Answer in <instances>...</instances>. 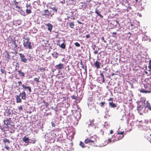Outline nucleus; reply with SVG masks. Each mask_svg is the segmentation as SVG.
Listing matches in <instances>:
<instances>
[{
	"label": "nucleus",
	"instance_id": "de8ad7c7",
	"mask_svg": "<svg viewBox=\"0 0 151 151\" xmlns=\"http://www.w3.org/2000/svg\"><path fill=\"white\" fill-rule=\"evenodd\" d=\"M71 97L72 99H76L77 98V96L74 95L72 96Z\"/></svg>",
	"mask_w": 151,
	"mask_h": 151
},
{
	"label": "nucleus",
	"instance_id": "3c124183",
	"mask_svg": "<svg viewBox=\"0 0 151 151\" xmlns=\"http://www.w3.org/2000/svg\"><path fill=\"white\" fill-rule=\"evenodd\" d=\"M19 64L18 63H17V65L16 66V68H19ZM17 68H16L15 70H17Z\"/></svg>",
	"mask_w": 151,
	"mask_h": 151
},
{
	"label": "nucleus",
	"instance_id": "5fc2aeb1",
	"mask_svg": "<svg viewBox=\"0 0 151 151\" xmlns=\"http://www.w3.org/2000/svg\"><path fill=\"white\" fill-rule=\"evenodd\" d=\"M131 8L130 7H128L127 8V11L128 12L131 9Z\"/></svg>",
	"mask_w": 151,
	"mask_h": 151
},
{
	"label": "nucleus",
	"instance_id": "ddd939ff",
	"mask_svg": "<svg viewBox=\"0 0 151 151\" xmlns=\"http://www.w3.org/2000/svg\"><path fill=\"white\" fill-rule=\"evenodd\" d=\"M46 25L47 27V29L50 32H51L52 28V25L50 23H48L46 24Z\"/></svg>",
	"mask_w": 151,
	"mask_h": 151
},
{
	"label": "nucleus",
	"instance_id": "473e14b6",
	"mask_svg": "<svg viewBox=\"0 0 151 151\" xmlns=\"http://www.w3.org/2000/svg\"><path fill=\"white\" fill-rule=\"evenodd\" d=\"M74 0H68L67 2L69 3V4H73Z\"/></svg>",
	"mask_w": 151,
	"mask_h": 151
},
{
	"label": "nucleus",
	"instance_id": "4be33fe9",
	"mask_svg": "<svg viewBox=\"0 0 151 151\" xmlns=\"http://www.w3.org/2000/svg\"><path fill=\"white\" fill-rule=\"evenodd\" d=\"M145 82L147 83L146 84L151 86V82H150V79L149 78H146L145 79Z\"/></svg>",
	"mask_w": 151,
	"mask_h": 151
},
{
	"label": "nucleus",
	"instance_id": "412c9836",
	"mask_svg": "<svg viewBox=\"0 0 151 151\" xmlns=\"http://www.w3.org/2000/svg\"><path fill=\"white\" fill-rule=\"evenodd\" d=\"M95 13L97 14L100 17L102 18L103 16L100 14V12H99V10L97 9V8L95 10Z\"/></svg>",
	"mask_w": 151,
	"mask_h": 151
},
{
	"label": "nucleus",
	"instance_id": "4d7b16f0",
	"mask_svg": "<svg viewBox=\"0 0 151 151\" xmlns=\"http://www.w3.org/2000/svg\"><path fill=\"white\" fill-rule=\"evenodd\" d=\"M86 37L87 38H88L90 37V35H87L86 36Z\"/></svg>",
	"mask_w": 151,
	"mask_h": 151
},
{
	"label": "nucleus",
	"instance_id": "7ed1b4c3",
	"mask_svg": "<svg viewBox=\"0 0 151 151\" xmlns=\"http://www.w3.org/2000/svg\"><path fill=\"white\" fill-rule=\"evenodd\" d=\"M148 110H151V107L150 104L147 101H146V103L145 106V109L144 110V112L145 113L148 112Z\"/></svg>",
	"mask_w": 151,
	"mask_h": 151
},
{
	"label": "nucleus",
	"instance_id": "6ab92c4d",
	"mask_svg": "<svg viewBox=\"0 0 151 151\" xmlns=\"http://www.w3.org/2000/svg\"><path fill=\"white\" fill-rule=\"evenodd\" d=\"M124 133V131H123L122 132H118L117 134V135L119 136V135H120V136L119 137V139H122V138L124 137V135L123 134Z\"/></svg>",
	"mask_w": 151,
	"mask_h": 151
},
{
	"label": "nucleus",
	"instance_id": "e2e57ef3",
	"mask_svg": "<svg viewBox=\"0 0 151 151\" xmlns=\"http://www.w3.org/2000/svg\"><path fill=\"white\" fill-rule=\"evenodd\" d=\"M113 133V130H110V134H112Z\"/></svg>",
	"mask_w": 151,
	"mask_h": 151
},
{
	"label": "nucleus",
	"instance_id": "b1692460",
	"mask_svg": "<svg viewBox=\"0 0 151 151\" xmlns=\"http://www.w3.org/2000/svg\"><path fill=\"white\" fill-rule=\"evenodd\" d=\"M100 75L101 76V77L100 78L101 80H100L101 81L102 83H104V78L103 74L102 73H100Z\"/></svg>",
	"mask_w": 151,
	"mask_h": 151
},
{
	"label": "nucleus",
	"instance_id": "c9c22d12",
	"mask_svg": "<svg viewBox=\"0 0 151 151\" xmlns=\"http://www.w3.org/2000/svg\"><path fill=\"white\" fill-rule=\"evenodd\" d=\"M39 78H40V77H39V76H38V78H35L34 79V80L35 81L37 82H39L40 81H39Z\"/></svg>",
	"mask_w": 151,
	"mask_h": 151
},
{
	"label": "nucleus",
	"instance_id": "f8f14e48",
	"mask_svg": "<svg viewBox=\"0 0 151 151\" xmlns=\"http://www.w3.org/2000/svg\"><path fill=\"white\" fill-rule=\"evenodd\" d=\"M55 67L56 69H58L60 70L63 69L64 68L63 65L61 63H59L58 65H56Z\"/></svg>",
	"mask_w": 151,
	"mask_h": 151
},
{
	"label": "nucleus",
	"instance_id": "9d476101",
	"mask_svg": "<svg viewBox=\"0 0 151 151\" xmlns=\"http://www.w3.org/2000/svg\"><path fill=\"white\" fill-rule=\"evenodd\" d=\"M101 63L98 61H96L95 62L94 61V65L97 68L99 69L100 68V66Z\"/></svg>",
	"mask_w": 151,
	"mask_h": 151
},
{
	"label": "nucleus",
	"instance_id": "7c9ffc66",
	"mask_svg": "<svg viewBox=\"0 0 151 151\" xmlns=\"http://www.w3.org/2000/svg\"><path fill=\"white\" fill-rule=\"evenodd\" d=\"M26 13L27 14H29L32 13V11L30 9H27L26 10Z\"/></svg>",
	"mask_w": 151,
	"mask_h": 151
},
{
	"label": "nucleus",
	"instance_id": "f257e3e1",
	"mask_svg": "<svg viewBox=\"0 0 151 151\" xmlns=\"http://www.w3.org/2000/svg\"><path fill=\"white\" fill-rule=\"evenodd\" d=\"M25 40H23V45L24 47L26 49H32L31 46V42L29 41L30 38L29 37L23 38Z\"/></svg>",
	"mask_w": 151,
	"mask_h": 151
},
{
	"label": "nucleus",
	"instance_id": "864d4df0",
	"mask_svg": "<svg viewBox=\"0 0 151 151\" xmlns=\"http://www.w3.org/2000/svg\"><path fill=\"white\" fill-rule=\"evenodd\" d=\"M45 106L46 107H48V106H49V104L45 102Z\"/></svg>",
	"mask_w": 151,
	"mask_h": 151
},
{
	"label": "nucleus",
	"instance_id": "a19ab883",
	"mask_svg": "<svg viewBox=\"0 0 151 151\" xmlns=\"http://www.w3.org/2000/svg\"><path fill=\"white\" fill-rule=\"evenodd\" d=\"M51 9H52L53 11H55L56 12H57V9L55 7H53L52 8H51Z\"/></svg>",
	"mask_w": 151,
	"mask_h": 151
},
{
	"label": "nucleus",
	"instance_id": "aec40b11",
	"mask_svg": "<svg viewBox=\"0 0 151 151\" xmlns=\"http://www.w3.org/2000/svg\"><path fill=\"white\" fill-rule=\"evenodd\" d=\"M109 105L111 108H115L116 107V105L113 102H110L109 103Z\"/></svg>",
	"mask_w": 151,
	"mask_h": 151
},
{
	"label": "nucleus",
	"instance_id": "052dcab7",
	"mask_svg": "<svg viewBox=\"0 0 151 151\" xmlns=\"http://www.w3.org/2000/svg\"><path fill=\"white\" fill-rule=\"evenodd\" d=\"M52 125V127H55V124L52 122H51Z\"/></svg>",
	"mask_w": 151,
	"mask_h": 151
},
{
	"label": "nucleus",
	"instance_id": "69168bd1",
	"mask_svg": "<svg viewBox=\"0 0 151 151\" xmlns=\"http://www.w3.org/2000/svg\"><path fill=\"white\" fill-rule=\"evenodd\" d=\"M77 22L79 24H82V23L81 22H80L79 21H77Z\"/></svg>",
	"mask_w": 151,
	"mask_h": 151
},
{
	"label": "nucleus",
	"instance_id": "bb28decb",
	"mask_svg": "<svg viewBox=\"0 0 151 151\" xmlns=\"http://www.w3.org/2000/svg\"><path fill=\"white\" fill-rule=\"evenodd\" d=\"M69 26L71 28H73L74 27V24L73 23V22H70L69 23Z\"/></svg>",
	"mask_w": 151,
	"mask_h": 151
},
{
	"label": "nucleus",
	"instance_id": "dca6fc26",
	"mask_svg": "<svg viewBox=\"0 0 151 151\" xmlns=\"http://www.w3.org/2000/svg\"><path fill=\"white\" fill-rule=\"evenodd\" d=\"M144 87L146 90H150V93L151 92V86L147 84H144Z\"/></svg>",
	"mask_w": 151,
	"mask_h": 151
},
{
	"label": "nucleus",
	"instance_id": "c85d7f7f",
	"mask_svg": "<svg viewBox=\"0 0 151 151\" xmlns=\"http://www.w3.org/2000/svg\"><path fill=\"white\" fill-rule=\"evenodd\" d=\"M3 142L4 143H7L8 144H9L10 143V141L8 140V139H7L6 138H5L3 140Z\"/></svg>",
	"mask_w": 151,
	"mask_h": 151
},
{
	"label": "nucleus",
	"instance_id": "423d86ee",
	"mask_svg": "<svg viewBox=\"0 0 151 151\" xmlns=\"http://www.w3.org/2000/svg\"><path fill=\"white\" fill-rule=\"evenodd\" d=\"M16 40L15 39H12L11 40V42H10V44H11V45H14V47H13V48L14 49H17V45L16 43Z\"/></svg>",
	"mask_w": 151,
	"mask_h": 151
},
{
	"label": "nucleus",
	"instance_id": "37998d69",
	"mask_svg": "<svg viewBox=\"0 0 151 151\" xmlns=\"http://www.w3.org/2000/svg\"><path fill=\"white\" fill-rule=\"evenodd\" d=\"M145 73L147 76H149L151 75V73L150 72L149 73H148L147 71H145Z\"/></svg>",
	"mask_w": 151,
	"mask_h": 151
},
{
	"label": "nucleus",
	"instance_id": "6e6d98bb",
	"mask_svg": "<svg viewBox=\"0 0 151 151\" xmlns=\"http://www.w3.org/2000/svg\"><path fill=\"white\" fill-rule=\"evenodd\" d=\"M36 141V140H32V142H31V143H32V144H34L35 143V142Z\"/></svg>",
	"mask_w": 151,
	"mask_h": 151
},
{
	"label": "nucleus",
	"instance_id": "0e129e2a",
	"mask_svg": "<svg viewBox=\"0 0 151 151\" xmlns=\"http://www.w3.org/2000/svg\"><path fill=\"white\" fill-rule=\"evenodd\" d=\"M108 142L109 143L111 141V139H109L108 140Z\"/></svg>",
	"mask_w": 151,
	"mask_h": 151
},
{
	"label": "nucleus",
	"instance_id": "1a4fd4ad",
	"mask_svg": "<svg viewBox=\"0 0 151 151\" xmlns=\"http://www.w3.org/2000/svg\"><path fill=\"white\" fill-rule=\"evenodd\" d=\"M74 116L76 119H79L80 118L81 116V114L78 111H76L75 112L74 114Z\"/></svg>",
	"mask_w": 151,
	"mask_h": 151
},
{
	"label": "nucleus",
	"instance_id": "9b49d317",
	"mask_svg": "<svg viewBox=\"0 0 151 151\" xmlns=\"http://www.w3.org/2000/svg\"><path fill=\"white\" fill-rule=\"evenodd\" d=\"M11 110L9 109H7L5 111V113L6 114V116L8 117H11L12 114L11 112Z\"/></svg>",
	"mask_w": 151,
	"mask_h": 151
},
{
	"label": "nucleus",
	"instance_id": "bf43d9fd",
	"mask_svg": "<svg viewBox=\"0 0 151 151\" xmlns=\"http://www.w3.org/2000/svg\"><path fill=\"white\" fill-rule=\"evenodd\" d=\"M94 53L95 54H97L98 53V50H95L94 52Z\"/></svg>",
	"mask_w": 151,
	"mask_h": 151
},
{
	"label": "nucleus",
	"instance_id": "680f3d73",
	"mask_svg": "<svg viewBox=\"0 0 151 151\" xmlns=\"http://www.w3.org/2000/svg\"><path fill=\"white\" fill-rule=\"evenodd\" d=\"M137 15L138 16H139L140 17H142V15L141 14H140V13H138Z\"/></svg>",
	"mask_w": 151,
	"mask_h": 151
},
{
	"label": "nucleus",
	"instance_id": "4c0bfd02",
	"mask_svg": "<svg viewBox=\"0 0 151 151\" xmlns=\"http://www.w3.org/2000/svg\"><path fill=\"white\" fill-rule=\"evenodd\" d=\"M120 135H119V136L117 135V137L118 138H117L116 139H115V140H113V142H114L115 141H118L120 139H119V137H120Z\"/></svg>",
	"mask_w": 151,
	"mask_h": 151
},
{
	"label": "nucleus",
	"instance_id": "2f4dec72",
	"mask_svg": "<svg viewBox=\"0 0 151 151\" xmlns=\"http://www.w3.org/2000/svg\"><path fill=\"white\" fill-rule=\"evenodd\" d=\"M105 104V102L104 101L103 102H101L100 103L99 105L101 107H104V104Z\"/></svg>",
	"mask_w": 151,
	"mask_h": 151
},
{
	"label": "nucleus",
	"instance_id": "49530a36",
	"mask_svg": "<svg viewBox=\"0 0 151 151\" xmlns=\"http://www.w3.org/2000/svg\"><path fill=\"white\" fill-rule=\"evenodd\" d=\"M148 67L150 69H151V60H150Z\"/></svg>",
	"mask_w": 151,
	"mask_h": 151
},
{
	"label": "nucleus",
	"instance_id": "f704fd0d",
	"mask_svg": "<svg viewBox=\"0 0 151 151\" xmlns=\"http://www.w3.org/2000/svg\"><path fill=\"white\" fill-rule=\"evenodd\" d=\"M44 12L45 13V14H43L42 15H47V13H48L49 12L47 9L45 10Z\"/></svg>",
	"mask_w": 151,
	"mask_h": 151
},
{
	"label": "nucleus",
	"instance_id": "f3484780",
	"mask_svg": "<svg viewBox=\"0 0 151 151\" xmlns=\"http://www.w3.org/2000/svg\"><path fill=\"white\" fill-rule=\"evenodd\" d=\"M15 98L16 100V102L17 103H20L22 101L21 99L20 98V96L18 95H16Z\"/></svg>",
	"mask_w": 151,
	"mask_h": 151
},
{
	"label": "nucleus",
	"instance_id": "a18cd8bd",
	"mask_svg": "<svg viewBox=\"0 0 151 151\" xmlns=\"http://www.w3.org/2000/svg\"><path fill=\"white\" fill-rule=\"evenodd\" d=\"M45 68L40 67V70L42 71H44L45 70Z\"/></svg>",
	"mask_w": 151,
	"mask_h": 151
},
{
	"label": "nucleus",
	"instance_id": "393cba45",
	"mask_svg": "<svg viewBox=\"0 0 151 151\" xmlns=\"http://www.w3.org/2000/svg\"><path fill=\"white\" fill-rule=\"evenodd\" d=\"M18 73H19V76H21V77H24V73L22 72V70H18Z\"/></svg>",
	"mask_w": 151,
	"mask_h": 151
},
{
	"label": "nucleus",
	"instance_id": "338daca9",
	"mask_svg": "<svg viewBox=\"0 0 151 151\" xmlns=\"http://www.w3.org/2000/svg\"><path fill=\"white\" fill-rule=\"evenodd\" d=\"M113 35H116V32H113L112 33Z\"/></svg>",
	"mask_w": 151,
	"mask_h": 151
},
{
	"label": "nucleus",
	"instance_id": "58836bf2",
	"mask_svg": "<svg viewBox=\"0 0 151 151\" xmlns=\"http://www.w3.org/2000/svg\"><path fill=\"white\" fill-rule=\"evenodd\" d=\"M76 47H80V44L78 42H76L74 43Z\"/></svg>",
	"mask_w": 151,
	"mask_h": 151
},
{
	"label": "nucleus",
	"instance_id": "603ef678",
	"mask_svg": "<svg viewBox=\"0 0 151 151\" xmlns=\"http://www.w3.org/2000/svg\"><path fill=\"white\" fill-rule=\"evenodd\" d=\"M18 83L19 84V86H21L22 85V82L21 81H18Z\"/></svg>",
	"mask_w": 151,
	"mask_h": 151
},
{
	"label": "nucleus",
	"instance_id": "2eb2a0df",
	"mask_svg": "<svg viewBox=\"0 0 151 151\" xmlns=\"http://www.w3.org/2000/svg\"><path fill=\"white\" fill-rule=\"evenodd\" d=\"M22 140L25 143L28 144L29 143V139L26 136H24L22 138Z\"/></svg>",
	"mask_w": 151,
	"mask_h": 151
},
{
	"label": "nucleus",
	"instance_id": "13d9d810",
	"mask_svg": "<svg viewBox=\"0 0 151 151\" xmlns=\"http://www.w3.org/2000/svg\"><path fill=\"white\" fill-rule=\"evenodd\" d=\"M108 101H111V102H113V99L112 98H110L108 100Z\"/></svg>",
	"mask_w": 151,
	"mask_h": 151
},
{
	"label": "nucleus",
	"instance_id": "f03ea898",
	"mask_svg": "<svg viewBox=\"0 0 151 151\" xmlns=\"http://www.w3.org/2000/svg\"><path fill=\"white\" fill-rule=\"evenodd\" d=\"M86 144H89L91 145H94L96 142V139L95 137L91 136L89 138H87L85 140Z\"/></svg>",
	"mask_w": 151,
	"mask_h": 151
},
{
	"label": "nucleus",
	"instance_id": "cd10ccee",
	"mask_svg": "<svg viewBox=\"0 0 151 151\" xmlns=\"http://www.w3.org/2000/svg\"><path fill=\"white\" fill-rule=\"evenodd\" d=\"M59 46L62 49H65V48L66 45L64 44V43H63L61 44L60 45H59Z\"/></svg>",
	"mask_w": 151,
	"mask_h": 151
},
{
	"label": "nucleus",
	"instance_id": "79ce46f5",
	"mask_svg": "<svg viewBox=\"0 0 151 151\" xmlns=\"http://www.w3.org/2000/svg\"><path fill=\"white\" fill-rule=\"evenodd\" d=\"M31 8H32V6H30V4H26V7L27 9H28V7Z\"/></svg>",
	"mask_w": 151,
	"mask_h": 151
},
{
	"label": "nucleus",
	"instance_id": "5701e85b",
	"mask_svg": "<svg viewBox=\"0 0 151 151\" xmlns=\"http://www.w3.org/2000/svg\"><path fill=\"white\" fill-rule=\"evenodd\" d=\"M22 86L23 87V88L24 89H27L29 91V92L30 93L31 92V89L30 87L29 86H24V85H22Z\"/></svg>",
	"mask_w": 151,
	"mask_h": 151
},
{
	"label": "nucleus",
	"instance_id": "6e6552de",
	"mask_svg": "<svg viewBox=\"0 0 151 151\" xmlns=\"http://www.w3.org/2000/svg\"><path fill=\"white\" fill-rule=\"evenodd\" d=\"M11 118H9L8 119H7L5 120L4 121V124H6V126L7 127L8 126V125L10 124V123L11 122Z\"/></svg>",
	"mask_w": 151,
	"mask_h": 151
},
{
	"label": "nucleus",
	"instance_id": "8fccbe9b",
	"mask_svg": "<svg viewBox=\"0 0 151 151\" xmlns=\"http://www.w3.org/2000/svg\"><path fill=\"white\" fill-rule=\"evenodd\" d=\"M101 40L104 41V42L106 43V41L105 40L104 38V37H102L101 38Z\"/></svg>",
	"mask_w": 151,
	"mask_h": 151
},
{
	"label": "nucleus",
	"instance_id": "a211bd4d",
	"mask_svg": "<svg viewBox=\"0 0 151 151\" xmlns=\"http://www.w3.org/2000/svg\"><path fill=\"white\" fill-rule=\"evenodd\" d=\"M5 57L6 58V59L8 61L10 59L11 56L9 55V53L6 51L5 52Z\"/></svg>",
	"mask_w": 151,
	"mask_h": 151
},
{
	"label": "nucleus",
	"instance_id": "09e8293b",
	"mask_svg": "<svg viewBox=\"0 0 151 151\" xmlns=\"http://www.w3.org/2000/svg\"><path fill=\"white\" fill-rule=\"evenodd\" d=\"M19 110V111H22L23 110V108L22 106H20L18 107Z\"/></svg>",
	"mask_w": 151,
	"mask_h": 151
},
{
	"label": "nucleus",
	"instance_id": "774afa93",
	"mask_svg": "<svg viewBox=\"0 0 151 151\" xmlns=\"http://www.w3.org/2000/svg\"><path fill=\"white\" fill-rule=\"evenodd\" d=\"M149 72H150V73H151V69H149Z\"/></svg>",
	"mask_w": 151,
	"mask_h": 151
},
{
	"label": "nucleus",
	"instance_id": "e433bc0d",
	"mask_svg": "<svg viewBox=\"0 0 151 151\" xmlns=\"http://www.w3.org/2000/svg\"><path fill=\"white\" fill-rule=\"evenodd\" d=\"M4 147L6 148L7 150H9L10 149V147L7 145H5Z\"/></svg>",
	"mask_w": 151,
	"mask_h": 151
},
{
	"label": "nucleus",
	"instance_id": "0eeeda50",
	"mask_svg": "<svg viewBox=\"0 0 151 151\" xmlns=\"http://www.w3.org/2000/svg\"><path fill=\"white\" fill-rule=\"evenodd\" d=\"M19 96L20 97H21L22 99L24 100L26 99V94L24 91H23L22 93H20Z\"/></svg>",
	"mask_w": 151,
	"mask_h": 151
},
{
	"label": "nucleus",
	"instance_id": "20e7f679",
	"mask_svg": "<svg viewBox=\"0 0 151 151\" xmlns=\"http://www.w3.org/2000/svg\"><path fill=\"white\" fill-rule=\"evenodd\" d=\"M144 106V103L143 102H140L138 104L137 109L139 112L142 110Z\"/></svg>",
	"mask_w": 151,
	"mask_h": 151
},
{
	"label": "nucleus",
	"instance_id": "72a5a7b5",
	"mask_svg": "<svg viewBox=\"0 0 151 151\" xmlns=\"http://www.w3.org/2000/svg\"><path fill=\"white\" fill-rule=\"evenodd\" d=\"M79 145L82 147L84 148L85 147L84 143L81 141L80 142Z\"/></svg>",
	"mask_w": 151,
	"mask_h": 151
},
{
	"label": "nucleus",
	"instance_id": "c756f323",
	"mask_svg": "<svg viewBox=\"0 0 151 151\" xmlns=\"http://www.w3.org/2000/svg\"><path fill=\"white\" fill-rule=\"evenodd\" d=\"M52 56L55 58L58 57V53L56 52H54L52 54Z\"/></svg>",
	"mask_w": 151,
	"mask_h": 151
},
{
	"label": "nucleus",
	"instance_id": "a878e982",
	"mask_svg": "<svg viewBox=\"0 0 151 151\" xmlns=\"http://www.w3.org/2000/svg\"><path fill=\"white\" fill-rule=\"evenodd\" d=\"M140 92L143 93H150V90H141L140 91Z\"/></svg>",
	"mask_w": 151,
	"mask_h": 151
},
{
	"label": "nucleus",
	"instance_id": "4468645a",
	"mask_svg": "<svg viewBox=\"0 0 151 151\" xmlns=\"http://www.w3.org/2000/svg\"><path fill=\"white\" fill-rule=\"evenodd\" d=\"M18 3V2H17L16 0H14L12 2V4L13 6H16V8L19 9L20 7L17 5V4Z\"/></svg>",
	"mask_w": 151,
	"mask_h": 151
},
{
	"label": "nucleus",
	"instance_id": "ea45409f",
	"mask_svg": "<svg viewBox=\"0 0 151 151\" xmlns=\"http://www.w3.org/2000/svg\"><path fill=\"white\" fill-rule=\"evenodd\" d=\"M1 71L2 74H6V73L5 71L4 70V69H3L2 68L1 69Z\"/></svg>",
	"mask_w": 151,
	"mask_h": 151
},
{
	"label": "nucleus",
	"instance_id": "c03bdc74",
	"mask_svg": "<svg viewBox=\"0 0 151 151\" xmlns=\"http://www.w3.org/2000/svg\"><path fill=\"white\" fill-rule=\"evenodd\" d=\"M81 67L83 69H85V70H86V66L85 67L84 65L83 64L81 65Z\"/></svg>",
	"mask_w": 151,
	"mask_h": 151
},
{
	"label": "nucleus",
	"instance_id": "39448f33",
	"mask_svg": "<svg viewBox=\"0 0 151 151\" xmlns=\"http://www.w3.org/2000/svg\"><path fill=\"white\" fill-rule=\"evenodd\" d=\"M19 55L20 57L21 61L22 62L25 63H27V59L25 58L24 55L23 54L20 53Z\"/></svg>",
	"mask_w": 151,
	"mask_h": 151
}]
</instances>
